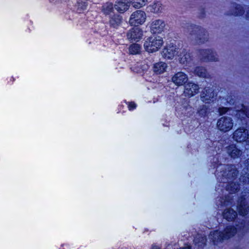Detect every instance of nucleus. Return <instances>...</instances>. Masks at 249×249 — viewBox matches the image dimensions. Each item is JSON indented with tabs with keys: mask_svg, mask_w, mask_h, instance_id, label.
<instances>
[{
	"mask_svg": "<svg viewBox=\"0 0 249 249\" xmlns=\"http://www.w3.org/2000/svg\"><path fill=\"white\" fill-rule=\"evenodd\" d=\"M147 0H132L131 3L135 8H140L146 4Z\"/></svg>",
	"mask_w": 249,
	"mask_h": 249,
	"instance_id": "31",
	"label": "nucleus"
},
{
	"mask_svg": "<svg viewBox=\"0 0 249 249\" xmlns=\"http://www.w3.org/2000/svg\"><path fill=\"white\" fill-rule=\"evenodd\" d=\"M130 4V0H117L114 8L120 13H124L128 9Z\"/></svg>",
	"mask_w": 249,
	"mask_h": 249,
	"instance_id": "17",
	"label": "nucleus"
},
{
	"mask_svg": "<svg viewBox=\"0 0 249 249\" xmlns=\"http://www.w3.org/2000/svg\"><path fill=\"white\" fill-rule=\"evenodd\" d=\"M216 156V157L213 158L212 163L213 168H216L215 175L218 182L223 183L221 185L223 188L225 187L224 183H227L225 186L226 190L230 193L224 197H217L216 204L218 208L229 206H234L235 203L232 194L237 192L241 185L244 186L249 183V158L244 162V167L239 178V183L234 181L239 174L235 165L219 163L218 158L219 156L217 153Z\"/></svg>",
	"mask_w": 249,
	"mask_h": 249,
	"instance_id": "1",
	"label": "nucleus"
},
{
	"mask_svg": "<svg viewBox=\"0 0 249 249\" xmlns=\"http://www.w3.org/2000/svg\"><path fill=\"white\" fill-rule=\"evenodd\" d=\"M114 5L112 2H107L102 6V11L106 15H109L114 10Z\"/></svg>",
	"mask_w": 249,
	"mask_h": 249,
	"instance_id": "27",
	"label": "nucleus"
},
{
	"mask_svg": "<svg viewBox=\"0 0 249 249\" xmlns=\"http://www.w3.org/2000/svg\"><path fill=\"white\" fill-rule=\"evenodd\" d=\"M237 210L240 215L245 216L249 212V206L245 195H242L237 200Z\"/></svg>",
	"mask_w": 249,
	"mask_h": 249,
	"instance_id": "9",
	"label": "nucleus"
},
{
	"mask_svg": "<svg viewBox=\"0 0 249 249\" xmlns=\"http://www.w3.org/2000/svg\"><path fill=\"white\" fill-rule=\"evenodd\" d=\"M242 108L236 111V117L241 121L246 118H249V107L242 105Z\"/></svg>",
	"mask_w": 249,
	"mask_h": 249,
	"instance_id": "21",
	"label": "nucleus"
},
{
	"mask_svg": "<svg viewBox=\"0 0 249 249\" xmlns=\"http://www.w3.org/2000/svg\"><path fill=\"white\" fill-rule=\"evenodd\" d=\"M248 144L249 145V140L248 141Z\"/></svg>",
	"mask_w": 249,
	"mask_h": 249,
	"instance_id": "44",
	"label": "nucleus"
},
{
	"mask_svg": "<svg viewBox=\"0 0 249 249\" xmlns=\"http://www.w3.org/2000/svg\"><path fill=\"white\" fill-rule=\"evenodd\" d=\"M249 137L248 130L244 127H240L233 132L232 138L235 141L241 142L246 141Z\"/></svg>",
	"mask_w": 249,
	"mask_h": 249,
	"instance_id": "11",
	"label": "nucleus"
},
{
	"mask_svg": "<svg viewBox=\"0 0 249 249\" xmlns=\"http://www.w3.org/2000/svg\"><path fill=\"white\" fill-rule=\"evenodd\" d=\"M178 48L173 43H171L163 49L162 55L163 58L167 59H172L177 54Z\"/></svg>",
	"mask_w": 249,
	"mask_h": 249,
	"instance_id": "10",
	"label": "nucleus"
},
{
	"mask_svg": "<svg viewBox=\"0 0 249 249\" xmlns=\"http://www.w3.org/2000/svg\"><path fill=\"white\" fill-rule=\"evenodd\" d=\"M205 11H204V9H202L201 10V12H200V15H199V18H203L205 16Z\"/></svg>",
	"mask_w": 249,
	"mask_h": 249,
	"instance_id": "36",
	"label": "nucleus"
},
{
	"mask_svg": "<svg viewBox=\"0 0 249 249\" xmlns=\"http://www.w3.org/2000/svg\"><path fill=\"white\" fill-rule=\"evenodd\" d=\"M223 218L228 221H234L237 216L236 211L232 209H228L224 211L223 213Z\"/></svg>",
	"mask_w": 249,
	"mask_h": 249,
	"instance_id": "22",
	"label": "nucleus"
},
{
	"mask_svg": "<svg viewBox=\"0 0 249 249\" xmlns=\"http://www.w3.org/2000/svg\"><path fill=\"white\" fill-rule=\"evenodd\" d=\"M214 94V90L212 88L205 87L201 93V99L205 103H210L211 101H213Z\"/></svg>",
	"mask_w": 249,
	"mask_h": 249,
	"instance_id": "15",
	"label": "nucleus"
},
{
	"mask_svg": "<svg viewBox=\"0 0 249 249\" xmlns=\"http://www.w3.org/2000/svg\"><path fill=\"white\" fill-rule=\"evenodd\" d=\"M164 20L160 19H155L150 24V30L152 34H160L164 31L165 27Z\"/></svg>",
	"mask_w": 249,
	"mask_h": 249,
	"instance_id": "12",
	"label": "nucleus"
},
{
	"mask_svg": "<svg viewBox=\"0 0 249 249\" xmlns=\"http://www.w3.org/2000/svg\"><path fill=\"white\" fill-rule=\"evenodd\" d=\"M167 68V63H154L153 69L156 74H160L165 71Z\"/></svg>",
	"mask_w": 249,
	"mask_h": 249,
	"instance_id": "24",
	"label": "nucleus"
},
{
	"mask_svg": "<svg viewBox=\"0 0 249 249\" xmlns=\"http://www.w3.org/2000/svg\"><path fill=\"white\" fill-rule=\"evenodd\" d=\"M149 8L151 12L158 13L161 10V4L160 2H154L153 4L149 6Z\"/></svg>",
	"mask_w": 249,
	"mask_h": 249,
	"instance_id": "30",
	"label": "nucleus"
},
{
	"mask_svg": "<svg viewBox=\"0 0 249 249\" xmlns=\"http://www.w3.org/2000/svg\"><path fill=\"white\" fill-rule=\"evenodd\" d=\"M232 7L234 8V10L229 12L227 14V15H233L235 16H242L244 14L245 10L244 8L239 4L236 3H232Z\"/></svg>",
	"mask_w": 249,
	"mask_h": 249,
	"instance_id": "23",
	"label": "nucleus"
},
{
	"mask_svg": "<svg viewBox=\"0 0 249 249\" xmlns=\"http://www.w3.org/2000/svg\"><path fill=\"white\" fill-rule=\"evenodd\" d=\"M242 225H243V226H242L241 227H243V228L245 227V222L244 220H243L242 223H241Z\"/></svg>",
	"mask_w": 249,
	"mask_h": 249,
	"instance_id": "41",
	"label": "nucleus"
},
{
	"mask_svg": "<svg viewBox=\"0 0 249 249\" xmlns=\"http://www.w3.org/2000/svg\"><path fill=\"white\" fill-rule=\"evenodd\" d=\"M226 151L229 156L233 159H238L242 155V151L235 144H231L226 147Z\"/></svg>",
	"mask_w": 249,
	"mask_h": 249,
	"instance_id": "14",
	"label": "nucleus"
},
{
	"mask_svg": "<svg viewBox=\"0 0 249 249\" xmlns=\"http://www.w3.org/2000/svg\"><path fill=\"white\" fill-rule=\"evenodd\" d=\"M187 29L192 36H195V39L198 44H202L207 41L208 39V34L207 32L200 26L188 24Z\"/></svg>",
	"mask_w": 249,
	"mask_h": 249,
	"instance_id": "3",
	"label": "nucleus"
},
{
	"mask_svg": "<svg viewBox=\"0 0 249 249\" xmlns=\"http://www.w3.org/2000/svg\"><path fill=\"white\" fill-rule=\"evenodd\" d=\"M68 5L73 11L81 13L87 9L88 3L85 0H69Z\"/></svg>",
	"mask_w": 249,
	"mask_h": 249,
	"instance_id": "8",
	"label": "nucleus"
},
{
	"mask_svg": "<svg viewBox=\"0 0 249 249\" xmlns=\"http://www.w3.org/2000/svg\"><path fill=\"white\" fill-rule=\"evenodd\" d=\"M216 188H217V190H216V191H217V190H218V188H217V187H216Z\"/></svg>",
	"mask_w": 249,
	"mask_h": 249,
	"instance_id": "45",
	"label": "nucleus"
},
{
	"mask_svg": "<svg viewBox=\"0 0 249 249\" xmlns=\"http://www.w3.org/2000/svg\"><path fill=\"white\" fill-rule=\"evenodd\" d=\"M143 35L142 31L139 28H132L127 33V39L131 42H138L142 38Z\"/></svg>",
	"mask_w": 249,
	"mask_h": 249,
	"instance_id": "13",
	"label": "nucleus"
},
{
	"mask_svg": "<svg viewBox=\"0 0 249 249\" xmlns=\"http://www.w3.org/2000/svg\"><path fill=\"white\" fill-rule=\"evenodd\" d=\"M192 56L186 50L183 49L179 56V62H190Z\"/></svg>",
	"mask_w": 249,
	"mask_h": 249,
	"instance_id": "25",
	"label": "nucleus"
},
{
	"mask_svg": "<svg viewBox=\"0 0 249 249\" xmlns=\"http://www.w3.org/2000/svg\"><path fill=\"white\" fill-rule=\"evenodd\" d=\"M199 55L202 62H216L218 61L216 53L211 49L200 50Z\"/></svg>",
	"mask_w": 249,
	"mask_h": 249,
	"instance_id": "6",
	"label": "nucleus"
},
{
	"mask_svg": "<svg viewBox=\"0 0 249 249\" xmlns=\"http://www.w3.org/2000/svg\"><path fill=\"white\" fill-rule=\"evenodd\" d=\"M194 73L196 75L201 77H206L207 75L206 69L202 67H196L195 69Z\"/></svg>",
	"mask_w": 249,
	"mask_h": 249,
	"instance_id": "29",
	"label": "nucleus"
},
{
	"mask_svg": "<svg viewBox=\"0 0 249 249\" xmlns=\"http://www.w3.org/2000/svg\"><path fill=\"white\" fill-rule=\"evenodd\" d=\"M141 63H135L134 66L130 67L132 71L136 73H141L148 69V65L146 63L143 65H140Z\"/></svg>",
	"mask_w": 249,
	"mask_h": 249,
	"instance_id": "26",
	"label": "nucleus"
},
{
	"mask_svg": "<svg viewBox=\"0 0 249 249\" xmlns=\"http://www.w3.org/2000/svg\"><path fill=\"white\" fill-rule=\"evenodd\" d=\"M246 16L247 19H249V10L247 11Z\"/></svg>",
	"mask_w": 249,
	"mask_h": 249,
	"instance_id": "40",
	"label": "nucleus"
},
{
	"mask_svg": "<svg viewBox=\"0 0 249 249\" xmlns=\"http://www.w3.org/2000/svg\"><path fill=\"white\" fill-rule=\"evenodd\" d=\"M228 108L227 107H219L218 108V112L220 115H223L224 114H225L228 111Z\"/></svg>",
	"mask_w": 249,
	"mask_h": 249,
	"instance_id": "34",
	"label": "nucleus"
},
{
	"mask_svg": "<svg viewBox=\"0 0 249 249\" xmlns=\"http://www.w3.org/2000/svg\"><path fill=\"white\" fill-rule=\"evenodd\" d=\"M11 79H13V81H14V77H12L11 78Z\"/></svg>",
	"mask_w": 249,
	"mask_h": 249,
	"instance_id": "42",
	"label": "nucleus"
},
{
	"mask_svg": "<svg viewBox=\"0 0 249 249\" xmlns=\"http://www.w3.org/2000/svg\"><path fill=\"white\" fill-rule=\"evenodd\" d=\"M174 83L178 86H181L186 83L188 77L186 74L182 72L176 73L172 78Z\"/></svg>",
	"mask_w": 249,
	"mask_h": 249,
	"instance_id": "19",
	"label": "nucleus"
},
{
	"mask_svg": "<svg viewBox=\"0 0 249 249\" xmlns=\"http://www.w3.org/2000/svg\"><path fill=\"white\" fill-rule=\"evenodd\" d=\"M207 240L206 236L197 234L194 239L195 247L197 249H203L206 245Z\"/></svg>",
	"mask_w": 249,
	"mask_h": 249,
	"instance_id": "20",
	"label": "nucleus"
},
{
	"mask_svg": "<svg viewBox=\"0 0 249 249\" xmlns=\"http://www.w3.org/2000/svg\"><path fill=\"white\" fill-rule=\"evenodd\" d=\"M123 18L119 14H114L109 18L108 23L111 28L118 29L123 22Z\"/></svg>",
	"mask_w": 249,
	"mask_h": 249,
	"instance_id": "18",
	"label": "nucleus"
},
{
	"mask_svg": "<svg viewBox=\"0 0 249 249\" xmlns=\"http://www.w3.org/2000/svg\"><path fill=\"white\" fill-rule=\"evenodd\" d=\"M136 104L133 102H128V108L129 110H133L136 108Z\"/></svg>",
	"mask_w": 249,
	"mask_h": 249,
	"instance_id": "33",
	"label": "nucleus"
},
{
	"mask_svg": "<svg viewBox=\"0 0 249 249\" xmlns=\"http://www.w3.org/2000/svg\"><path fill=\"white\" fill-rule=\"evenodd\" d=\"M215 142H213V145H215V144H214Z\"/></svg>",
	"mask_w": 249,
	"mask_h": 249,
	"instance_id": "43",
	"label": "nucleus"
},
{
	"mask_svg": "<svg viewBox=\"0 0 249 249\" xmlns=\"http://www.w3.org/2000/svg\"><path fill=\"white\" fill-rule=\"evenodd\" d=\"M197 113L200 117H205L208 113V108L206 105H202L199 107L197 110Z\"/></svg>",
	"mask_w": 249,
	"mask_h": 249,
	"instance_id": "32",
	"label": "nucleus"
},
{
	"mask_svg": "<svg viewBox=\"0 0 249 249\" xmlns=\"http://www.w3.org/2000/svg\"><path fill=\"white\" fill-rule=\"evenodd\" d=\"M181 108H182V111H183L184 110H185V111L188 110H190V111H191L192 110V107L188 105L187 106H182Z\"/></svg>",
	"mask_w": 249,
	"mask_h": 249,
	"instance_id": "35",
	"label": "nucleus"
},
{
	"mask_svg": "<svg viewBox=\"0 0 249 249\" xmlns=\"http://www.w3.org/2000/svg\"><path fill=\"white\" fill-rule=\"evenodd\" d=\"M237 233V229L233 225L227 226L223 231L218 230L211 231L209 237L214 245L223 242L224 240H228L234 236Z\"/></svg>",
	"mask_w": 249,
	"mask_h": 249,
	"instance_id": "2",
	"label": "nucleus"
},
{
	"mask_svg": "<svg viewBox=\"0 0 249 249\" xmlns=\"http://www.w3.org/2000/svg\"><path fill=\"white\" fill-rule=\"evenodd\" d=\"M146 17V14L143 11L137 10L131 15L129 23L131 26H138L145 22Z\"/></svg>",
	"mask_w": 249,
	"mask_h": 249,
	"instance_id": "5",
	"label": "nucleus"
},
{
	"mask_svg": "<svg viewBox=\"0 0 249 249\" xmlns=\"http://www.w3.org/2000/svg\"><path fill=\"white\" fill-rule=\"evenodd\" d=\"M141 46L137 43H133L130 45L128 48L129 53L131 54H137L140 53Z\"/></svg>",
	"mask_w": 249,
	"mask_h": 249,
	"instance_id": "28",
	"label": "nucleus"
},
{
	"mask_svg": "<svg viewBox=\"0 0 249 249\" xmlns=\"http://www.w3.org/2000/svg\"><path fill=\"white\" fill-rule=\"evenodd\" d=\"M178 249H192V248H191V247H190V246H187V247H184L183 248H180Z\"/></svg>",
	"mask_w": 249,
	"mask_h": 249,
	"instance_id": "38",
	"label": "nucleus"
},
{
	"mask_svg": "<svg viewBox=\"0 0 249 249\" xmlns=\"http://www.w3.org/2000/svg\"><path fill=\"white\" fill-rule=\"evenodd\" d=\"M52 2H61L62 0H50Z\"/></svg>",
	"mask_w": 249,
	"mask_h": 249,
	"instance_id": "39",
	"label": "nucleus"
},
{
	"mask_svg": "<svg viewBox=\"0 0 249 249\" xmlns=\"http://www.w3.org/2000/svg\"><path fill=\"white\" fill-rule=\"evenodd\" d=\"M216 188H217V190H216V191H217V190H218V188H217V187H216Z\"/></svg>",
	"mask_w": 249,
	"mask_h": 249,
	"instance_id": "46",
	"label": "nucleus"
},
{
	"mask_svg": "<svg viewBox=\"0 0 249 249\" xmlns=\"http://www.w3.org/2000/svg\"><path fill=\"white\" fill-rule=\"evenodd\" d=\"M151 249H161V247L160 246L156 245L155 244L152 245Z\"/></svg>",
	"mask_w": 249,
	"mask_h": 249,
	"instance_id": "37",
	"label": "nucleus"
},
{
	"mask_svg": "<svg viewBox=\"0 0 249 249\" xmlns=\"http://www.w3.org/2000/svg\"><path fill=\"white\" fill-rule=\"evenodd\" d=\"M199 87L197 84L188 82L185 85L184 93L186 96L191 97L198 93Z\"/></svg>",
	"mask_w": 249,
	"mask_h": 249,
	"instance_id": "16",
	"label": "nucleus"
},
{
	"mask_svg": "<svg viewBox=\"0 0 249 249\" xmlns=\"http://www.w3.org/2000/svg\"><path fill=\"white\" fill-rule=\"evenodd\" d=\"M233 126V122L231 118L229 117H222L217 122L218 129L223 132H227L231 130Z\"/></svg>",
	"mask_w": 249,
	"mask_h": 249,
	"instance_id": "7",
	"label": "nucleus"
},
{
	"mask_svg": "<svg viewBox=\"0 0 249 249\" xmlns=\"http://www.w3.org/2000/svg\"><path fill=\"white\" fill-rule=\"evenodd\" d=\"M163 41L160 36H152L148 37L144 41L143 47L148 53H154L158 51L162 46Z\"/></svg>",
	"mask_w": 249,
	"mask_h": 249,
	"instance_id": "4",
	"label": "nucleus"
}]
</instances>
